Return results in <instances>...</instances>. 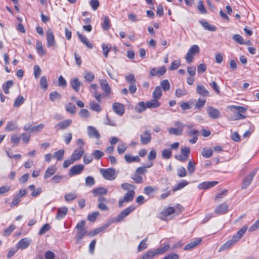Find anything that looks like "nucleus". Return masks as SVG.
<instances>
[{
  "label": "nucleus",
  "mask_w": 259,
  "mask_h": 259,
  "mask_svg": "<svg viewBox=\"0 0 259 259\" xmlns=\"http://www.w3.org/2000/svg\"><path fill=\"white\" fill-rule=\"evenodd\" d=\"M247 228L248 227L247 226H243L237 232L235 235L232 236V238L231 239L225 242L220 247L219 249V251L221 252L224 251L230 248L232 246L237 242L244 235L247 229Z\"/></svg>",
  "instance_id": "f257e3e1"
},
{
  "label": "nucleus",
  "mask_w": 259,
  "mask_h": 259,
  "mask_svg": "<svg viewBox=\"0 0 259 259\" xmlns=\"http://www.w3.org/2000/svg\"><path fill=\"white\" fill-rule=\"evenodd\" d=\"M85 222L81 221L78 222L76 226V235L75 236L76 243H80L81 240L87 234L88 232L84 229Z\"/></svg>",
  "instance_id": "f03ea898"
},
{
  "label": "nucleus",
  "mask_w": 259,
  "mask_h": 259,
  "mask_svg": "<svg viewBox=\"0 0 259 259\" xmlns=\"http://www.w3.org/2000/svg\"><path fill=\"white\" fill-rule=\"evenodd\" d=\"M100 172L103 178L107 180H113L117 177L115 169L113 168H101L100 170Z\"/></svg>",
  "instance_id": "7ed1b4c3"
},
{
  "label": "nucleus",
  "mask_w": 259,
  "mask_h": 259,
  "mask_svg": "<svg viewBox=\"0 0 259 259\" xmlns=\"http://www.w3.org/2000/svg\"><path fill=\"white\" fill-rule=\"evenodd\" d=\"M200 52V49L198 46L194 45L191 47L188 50L185 57L186 62L188 63H191L193 60L194 56L198 54Z\"/></svg>",
  "instance_id": "20e7f679"
},
{
  "label": "nucleus",
  "mask_w": 259,
  "mask_h": 259,
  "mask_svg": "<svg viewBox=\"0 0 259 259\" xmlns=\"http://www.w3.org/2000/svg\"><path fill=\"white\" fill-rule=\"evenodd\" d=\"M135 206L131 205L122 211L115 218L114 222L119 223L122 221L134 209Z\"/></svg>",
  "instance_id": "39448f33"
},
{
  "label": "nucleus",
  "mask_w": 259,
  "mask_h": 259,
  "mask_svg": "<svg viewBox=\"0 0 259 259\" xmlns=\"http://www.w3.org/2000/svg\"><path fill=\"white\" fill-rule=\"evenodd\" d=\"M135 206L131 205L122 211L115 218L114 222L119 223L122 221L134 209Z\"/></svg>",
  "instance_id": "423d86ee"
},
{
  "label": "nucleus",
  "mask_w": 259,
  "mask_h": 259,
  "mask_svg": "<svg viewBox=\"0 0 259 259\" xmlns=\"http://www.w3.org/2000/svg\"><path fill=\"white\" fill-rule=\"evenodd\" d=\"M135 195V192L134 190H130L128 191L124 195L122 199H120L118 202V205L119 207H121L123 206V204L124 202H129L133 200L134 196Z\"/></svg>",
  "instance_id": "0eeeda50"
},
{
  "label": "nucleus",
  "mask_w": 259,
  "mask_h": 259,
  "mask_svg": "<svg viewBox=\"0 0 259 259\" xmlns=\"http://www.w3.org/2000/svg\"><path fill=\"white\" fill-rule=\"evenodd\" d=\"M47 45L48 48H55L56 47V42L52 30L50 28L48 29L47 32Z\"/></svg>",
  "instance_id": "6e6552de"
},
{
  "label": "nucleus",
  "mask_w": 259,
  "mask_h": 259,
  "mask_svg": "<svg viewBox=\"0 0 259 259\" xmlns=\"http://www.w3.org/2000/svg\"><path fill=\"white\" fill-rule=\"evenodd\" d=\"M256 172L255 170H253L246 176L242 183L241 188L242 189H245L249 186L255 175Z\"/></svg>",
  "instance_id": "1a4fd4ad"
},
{
  "label": "nucleus",
  "mask_w": 259,
  "mask_h": 259,
  "mask_svg": "<svg viewBox=\"0 0 259 259\" xmlns=\"http://www.w3.org/2000/svg\"><path fill=\"white\" fill-rule=\"evenodd\" d=\"M207 113L209 116L212 119H216L221 117L220 110L211 106L207 107Z\"/></svg>",
  "instance_id": "9d476101"
},
{
  "label": "nucleus",
  "mask_w": 259,
  "mask_h": 259,
  "mask_svg": "<svg viewBox=\"0 0 259 259\" xmlns=\"http://www.w3.org/2000/svg\"><path fill=\"white\" fill-rule=\"evenodd\" d=\"M112 109L115 113L119 116H122L125 112L123 104L118 102H115L113 104Z\"/></svg>",
  "instance_id": "9b49d317"
},
{
  "label": "nucleus",
  "mask_w": 259,
  "mask_h": 259,
  "mask_svg": "<svg viewBox=\"0 0 259 259\" xmlns=\"http://www.w3.org/2000/svg\"><path fill=\"white\" fill-rule=\"evenodd\" d=\"M45 126L42 123H40L36 126H32L31 124H26L23 127L25 131H29L32 133H37L40 131Z\"/></svg>",
  "instance_id": "f8f14e48"
},
{
  "label": "nucleus",
  "mask_w": 259,
  "mask_h": 259,
  "mask_svg": "<svg viewBox=\"0 0 259 259\" xmlns=\"http://www.w3.org/2000/svg\"><path fill=\"white\" fill-rule=\"evenodd\" d=\"M88 135L90 138H94L99 139L100 138V134L97 129L93 126H88L87 127Z\"/></svg>",
  "instance_id": "ddd939ff"
},
{
  "label": "nucleus",
  "mask_w": 259,
  "mask_h": 259,
  "mask_svg": "<svg viewBox=\"0 0 259 259\" xmlns=\"http://www.w3.org/2000/svg\"><path fill=\"white\" fill-rule=\"evenodd\" d=\"M84 169V166L82 164H77L72 166L69 172V175L73 176L79 175L81 173Z\"/></svg>",
  "instance_id": "4468645a"
},
{
  "label": "nucleus",
  "mask_w": 259,
  "mask_h": 259,
  "mask_svg": "<svg viewBox=\"0 0 259 259\" xmlns=\"http://www.w3.org/2000/svg\"><path fill=\"white\" fill-rule=\"evenodd\" d=\"M218 184V182L217 181L204 182L199 184L197 186V188L200 190H206L214 187Z\"/></svg>",
  "instance_id": "2eb2a0df"
},
{
  "label": "nucleus",
  "mask_w": 259,
  "mask_h": 259,
  "mask_svg": "<svg viewBox=\"0 0 259 259\" xmlns=\"http://www.w3.org/2000/svg\"><path fill=\"white\" fill-rule=\"evenodd\" d=\"M229 206L226 203L219 205L214 209V213L217 214H225L228 212Z\"/></svg>",
  "instance_id": "dca6fc26"
},
{
  "label": "nucleus",
  "mask_w": 259,
  "mask_h": 259,
  "mask_svg": "<svg viewBox=\"0 0 259 259\" xmlns=\"http://www.w3.org/2000/svg\"><path fill=\"white\" fill-rule=\"evenodd\" d=\"M141 142L142 144L147 145L149 143L151 139L150 131L146 130L140 136Z\"/></svg>",
  "instance_id": "f3484780"
},
{
  "label": "nucleus",
  "mask_w": 259,
  "mask_h": 259,
  "mask_svg": "<svg viewBox=\"0 0 259 259\" xmlns=\"http://www.w3.org/2000/svg\"><path fill=\"white\" fill-rule=\"evenodd\" d=\"M72 123V120L66 119L58 123L55 126V128L57 131L63 130L68 127Z\"/></svg>",
  "instance_id": "a211bd4d"
},
{
  "label": "nucleus",
  "mask_w": 259,
  "mask_h": 259,
  "mask_svg": "<svg viewBox=\"0 0 259 259\" xmlns=\"http://www.w3.org/2000/svg\"><path fill=\"white\" fill-rule=\"evenodd\" d=\"M166 68L164 66L157 69L156 68H152L150 70V74L152 76L155 75L161 76L166 72Z\"/></svg>",
  "instance_id": "6ab92c4d"
},
{
  "label": "nucleus",
  "mask_w": 259,
  "mask_h": 259,
  "mask_svg": "<svg viewBox=\"0 0 259 259\" xmlns=\"http://www.w3.org/2000/svg\"><path fill=\"white\" fill-rule=\"evenodd\" d=\"M175 211L174 207H168L161 211L159 214L158 217L162 220H165L167 216L172 214L175 212Z\"/></svg>",
  "instance_id": "aec40b11"
},
{
  "label": "nucleus",
  "mask_w": 259,
  "mask_h": 259,
  "mask_svg": "<svg viewBox=\"0 0 259 259\" xmlns=\"http://www.w3.org/2000/svg\"><path fill=\"white\" fill-rule=\"evenodd\" d=\"M84 152L83 148L79 147L77 149H75L71 155V158L74 162L80 159Z\"/></svg>",
  "instance_id": "412c9836"
},
{
  "label": "nucleus",
  "mask_w": 259,
  "mask_h": 259,
  "mask_svg": "<svg viewBox=\"0 0 259 259\" xmlns=\"http://www.w3.org/2000/svg\"><path fill=\"white\" fill-rule=\"evenodd\" d=\"M181 155H179V161L184 162L188 159L190 153V149L189 147H182L181 149Z\"/></svg>",
  "instance_id": "4be33fe9"
},
{
  "label": "nucleus",
  "mask_w": 259,
  "mask_h": 259,
  "mask_svg": "<svg viewBox=\"0 0 259 259\" xmlns=\"http://www.w3.org/2000/svg\"><path fill=\"white\" fill-rule=\"evenodd\" d=\"M31 242V240L27 238L21 239L17 244V248L21 250L24 249L28 247Z\"/></svg>",
  "instance_id": "5701e85b"
},
{
  "label": "nucleus",
  "mask_w": 259,
  "mask_h": 259,
  "mask_svg": "<svg viewBox=\"0 0 259 259\" xmlns=\"http://www.w3.org/2000/svg\"><path fill=\"white\" fill-rule=\"evenodd\" d=\"M196 92L202 97L209 96V93L202 84H198L196 86Z\"/></svg>",
  "instance_id": "b1692460"
},
{
  "label": "nucleus",
  "mask_w": 259,
  "mask_h": 259,
  "mask_svg": "<svg viewBox=\"0 0 259 259\" xmlns=\"http://www.w3.org/2000/svg\"><path fill=\"white\" fill-rule=\"evenodd\" d=\"M100 85L102 90L105 92L106 95H108L111 93V88L109 83L105 79H101L100 80Z\"/></svg>",
  "instance_id": "393cba45"
},
{
  "label": "nucleus",
  "mask_w": 259,
  "mask_h": 259,
  "mask_svg": "<svg viewBox=\"0 0 259 259\" xmlns=\"http://www.w3.org/2000/svg\"><path fill=\"white\" fill-rule=\"evenodd\" d=\"M187 134L189 136L192 137L193 138L191 139H189V141L191 144H195L197 139L198 136L199 135V132L197 130L192 129L187 132Z\"/></svg>",
  "instance_id": "a878e982"
},
{
  "label": "nucleus",
  "mask_w": 259,
  "mask_h": 259,
  "mask_svg": "<svg viewBox=\"0 0 259 259\" xmlns=\"http://www.w3.org/2000/svg\"><path fill=\"white\" fill-rule=\"evenodd\" d=\"M202 240L200 238H197L195 239L193 241L190 242L187 245H186L184 248V250H190L194 248H195L198 244H199L201 242Z\"/></svg>",
  "instance_id": "bb28decb"
},
{
  "label": "nucleus",
  "mask_w": 259,
  "mask_h": 259,
  "mask_svg": "<svg viewBox=\"0 0 259 259\" xmlns=\"http://www.w3.org/2000/svg\"><path fill=\"white\" fill-rule=\"evenodd\" d=\"M70 85L72 89L76 92H78L81 85V82L78 78H73L70 80Z\"/></svg>",
  "instance_id": "cd10ccee"
},
{
  "label": "nucleus",
  "mask_w": 259,
  "mask_h": 259,
  "mask_svg": "<svg viewBox=\"0 0 259 259\" xmlns=\"http://www.w3.org/2000/svg\"><path fill=\"white\" fill-rule=\"evenodd\" d=\"M57 171V167L55 165H52L49 167L45 171L44 179H48L52 177Z\"/></svg>",
  "instance_id": "c85d7f7f"
},
{
  "label": "nucleus",
  "mask_w": 259,
  "mask_h": 259,
  "mask_svg": "<svg viewBox=\"0 0 259 259\" xmlns=\"http://www.w3.org/2000/svg\"><path fill=\"white\" fill-rule=\"evenodd\" d=\"M77 33L78 34L79 40L84 45H85L89 49L93 48V45L88 40L85 36L81 35L78 32H77Z\"/></svg>",
  "instance_id": "c756f323"
},
{
  "label": "nucleus",
  "mask_w": 259,
  "mask_h": 259,
  "mask_svg": "<svg viewBox=\"0 0 259 259\" xmlns=\"http://www.w3.org/2000/svg\"><path fill=\"white\" fill-rule=\"evenodd\" d=\"M68 208L66 207H62L58 209L57 213L56 216L57 220H60L63 218L66 214Z\"/></svg>",
  "instance_id": "7c9ffc66"
},
{
  "label": "nucleus",
  "mask_w": 259,
  "mask_h": 259,
  "mask_svg": "<svg viewBox=\"0 0 259 259\" xmlns=\"http://www.w3.org/2000/svg\"><path fill=\"white\" fill-rule=\"evenodd\" d=\"M111 223H108L105 224L104 226H101L97 229H95L94 230L90 232L89 233V235L91 236H95L100 233L103 232L106 228H107L110 225Z\"/></svg>",
  "instance_id": "2f4dec72"
},
{
  "label": "nucleus",
  "mask_w": 259,
  "mask_h": 259,
  "mask_svg": "<svg viewBox=\"0 0 259 259\" xmlns=\"http://www.w3.org/2000/svg\"><path fill=\"white\" fill-rule=\"evenodd\" d=\"M146 107L148 108H156L160 106V103L157 99L153 98L146 103Z\"/></svg>",
  "instance_id": "473e14b6"
},
{
  "label": "nucleus",
  "mask_w": 259,
  "mask_h": 259,
  "mask_svg": "<svg viewBox=\"0 0 259 259\" xmlns=\"http://www.w3.org/2000/svg\"><path fill=\"white\" fill-rule=\"evenodd\" d=\"M93 192L95 195L103 196L107 193V189L103 187H99L93 190Z\"/></svg>",
  "instance_id": "72a5a7b5"
},
{
  "label": "nucleus",
  "mask_w": 259,
  "mask_h": 259,
  "mask_svg": "<svg viewBox=\"0 0 259 259\" xmlns=\"http://www.w3.org/2000/svg\"><path fill=\"white\" fill-rule=\"evenodd\" d=\"M65 151L64 149H60L54 152L53 158L56 159L58 161H61L63 159Z\"/></svg>",
  "instance_id": "f704fd0d"
},
{
  "label": "nucleus",
  "mask_w": 259,
  "mask_h": 259,
  "mask_svg": "<svg viewBox=\"0 0 259 259\" xmlns=\"http://www.w3.org/2000/svg\"><path fill=\"white\" fill-rule=\"evenodd\" d=\"M169 248V245L167 244L162 247L158 248L153 250L155 255H160L165 252Z\"/></svg>",
  "instance_id": "c9c22d12"
},
{
  "label": "nucleus",
  "mask_w": 259,
  "mask_h": 259,
  "mask_svg": "<svg viewBox=\"0 0 259 259\" xmlns=\"http://www.w3.org/2000/svg\"><path fill=\"white\" fill-rule=\"evenodd\" d=\"M36 48L37 53L41 56H44L46 54L42 43L40 41H37L36 43Z\"/></svg>",
  "instance_id": "e433bc0d"
},
{
  "label": "nucleus",
  "mask_w": 259,
  "mask_h": 259,
  "mask_svg": "<svg viewBox=\"0 0 259 259\" xmlns=\"http://www.w3.org/2000/svg\"><path fill=\"white\" fill-rule=\"evenodd\" d=\"M14 82L13 80H8L3 85V89L6 94L9 93V89L11 88Z\"/></svg>",
  "instance_id": "4c0bfd02"
},
{
  "label": "nucleus",
  "mask_w": 259,
  "mask_h": 259,
  "mask_svg": "<svg viewBox=\"0 0 259 259\" xmlns=\"http://www.w3.org/2000/svg\"><path fill=\"white\" fill-rule=\"evenodd\" d=\"M152 96L153 98L156 99L157 100L161 98L162 96V91L160 87L157 86L155 88Z\"/></svg>",
  "instance_id": "58836bf2"
},
{
  "label": "nucleus",
  "mask_w": 259,
  "mask_h": 259,
  "mask_svg": "<svg viewBox=\"0 0 259 259\" xmlns=\"http://www.w3.org/2000/svg\"><path fill=\"white\" fill-rule=\"evenodd\" d=\"M90 106L91 109L95 111L99 112L101 111L100 105L97 103L95 101H91L90 102Z\"/></svg>",
  "instance_id": "ea45409f"
},
{
  "label": "nucleus",
  "mask_w": 259,
  "mask_h": 259,
  "mask_svg": "<svg viewBox=\"0 0 259 259\" xmlns=\"http://www.w3.org/2000/svg\"><path fill=\"white\" fill-rule=\"evenodd\" d=\"M83 76L85 80L88 82H92L95 78L94 73L89 71H85Z\"/></svg>",
  "instance_id": "a19ab883"
},
{
  "label": "nucleus",
  "mask_w": 259,
  "mask_h": 259,
  "mask_svg": "<svg viewBox=\"0 0 259 259\" xmlns=\"http://www.w3.org/2000/svg\"><path fill=\"white\" fill-rule=\"evenodd\" d=\"M49 97L52 101H55L56 100H60L62 98V96L57 92L54 91L50 94Z\"/></svg>",
  "instance_id": "79ce46f5"
},
{
  "label": "nucleus",
  "mask_w": 259,
  "mask_h": 259,
  "mask_svg": "<svg viewBox=\"0 0 259 259\" xmlns=\"http://www.w3.org/2000/svg\"><path fill=\"white\" fill-rule=\"evenodd\" d=\"M124 158L126 161L128 163H132L134 161L139 162L140 161V159L138 156H133L130 155L126 154L124 155Z\"/></svg>",
  "instance_id": "37998d69"
},
{
  "label": "nucleus",
  "mask_w": 259,
  "mask_h": 259,
  "mask_svg": "<svg viewBox=\"0 0 259 259\" xmlns=\"http://www.w3.org/2000/svg\"><path fill=\"white\" fill-rule=\"evenodd\" d=\"M246 118V116L241 113L235 112L234 115L229 118V120L231 121L243 119Z\"/></svg>",
  "instance_id": "c03bdc74"
},
{
  "label": "nucleus",
  "mask_w": 259,
  "mask_h": 259,
  "mask_svg": "<svg viewBox=\"0 0 259 259\" xmlns=\"http://www.w3.org/2000/svg\"><path fill=\"white\" fill-rule=\"evenodd\" d=\"M228 108L230 110H237V112L241 113H244L246 111L247 109L245 107H242V106H237L235 105H232L228 107Z\"/></svg>",
  "instance_id": "a18cd8bd"
},
{
  "label": "nucleus",
  "mask_w": 259,
  "mask_h": 259,
  "mask_svg": "<svg viewBox=\"0 0 259 259\" xmlns=\"http://www.w3.org/2000/svg\"><path fill=\"white\" fill-rule=\"evenodd\" d=\"M17 128L18 127L15 122L10 121L7 123L6 130L8 131H13L17 130Z\"/></svg>",
  "instance_id": "49530a36"
},
{
  "label": "nucleus",
  "mask_w": 259,
  "mask_h": 259,
  "mask_svg": "<svg viewBox=\"0 0 259 259\" xmlns=\"http://www.w3.org/2000/svg\"><path fill=\"white\" fill-rule=\"evenodd\" d=\"M201 24L206 30L211 31H214L216 30V27L215 26L210 25L206 21H202L201 22Z\"/></svg>",
  "instance_id": "de8ad7c7"
},
{
  "label": "nucleus",
  "mask_w": 259,
  "mask_h": 259,
  "mask_svg": "<svg viewBox=\"0 0 259 259\" xmlns=\"http://www.w3.org/2000/svg\"><path fill=\"white\" fill-rule=\"evenodd\" d=\"M146 108L147 107L146 104L144 102H140L136 107L135 109L138 112L141 113L146 110Z\"/></svg>",
  "instance_id": "09e8293b"
},
{
  "label": "nucleus",
  "mask_w": 259,
  "mask_h": 259,
  "mask_svg": "<svg viewBox=\"0 0 259 259\" xmlns=\"http://www.w3.org/2000/svg\"><path fill=\"white\" fill-rule=\"evenodd\" d=\"M24 101L25 100L23 97L21 95H19L14 102V106L15 107H19L21 105L24 103Z\"/></svg>",
  "instance_id": "8fccbe9b"
},
{
  "label": "nucleus",
  "mask_w": 259,
  "mask_h": 259,
  "mask_svg": "<svg viewBox=\"0 0 259 259\" xmlns=\"http://www.w3.org/2000/svg\"><path fill=\"white\" fill-rule=\"evenodd\" d=\"M104 22L102 24V28L104 30H108L110 28V21L108 16H104L103 18Z\"/></svg>",
  "instance_id": "3c124183"
},
{
  "label": "nucleus",
  "mask_w": 259,
  "mask_h": 259,
  "mask_svg": "<svg viewBox=\"0 0 259 259\" xmlns=\"http://www.w3.org/2000/svg\"><path fill=\"white\" fill-rule=\"evenodd\" d=\"M155 255L153 250H149L143 255L141 259H153Z\"/></svg>",
  "instance_id": "603ef678"
},
{
  "label": "nucleus",
  "mask_w": 259,
  "mask_h": 259,
  "mask_svg": "<svg viewBox=\"0 0 259 259\" xmlns=\"http://www.w3.org/2000/svg\"><path fill=\"white\" fill-rule=\"evenodd\" d=\"M66 110L71 113L74 114L76 111V107L75 106L71 103H68L65 106Z\"/></svg>",
  "instance_id": "864d4df0"
},
{
  "label": "nucleus",
  "mask_w": 259,
  "mask_h": 259,
  "mask_svg": "<svg viewBox=\"0 0 259 259\" xmlns=\"http://www.w3.org/2000/svg\"><path fill=\"white\" fill-rule=\"evenodd\" d=\"M147 238H145L142 240V241L140 243L138 247V251L140 252L144 249H145L147 247Z\"/></svg>",
  "instance_id": "5fc2aeb1"
},
{
  "label": "nucleus",
  "mask_w": 259,
  "mask_h": 259,
  "mask_svg": "<svg viewBox=\"0 0 259 259\" xmlns=\"http://www.w3.org/2000/svg\"><path fill=\"white\" fill-rule=\"evenodd\" d=\"M233 39L240 45L245 44V41L243 37L239 34H234L233 36Z\"/></svg>",
  "instance_id": "6e6d98bb"
},
{
  "label": "nucleus",
  "mask_w": 259,
  "mask_h": 259,
  "mask_svg": "<svg viewBox=\"0 0 259 259\" xmlns=\"http://www.w3.org/2000/svg\"><path fill=\"white\" fill-rule=\"evenodd\" d=\"M15 226L13 224H11L4 230L3 235L5 236H9L15 230Z\"/></svg>",
  "instance_id": "4d7b16f0"
},
{
  "label": "nucleus",
  "mask_w": 259,
  "mask_h": 259,
  "mask_svg": "<svg viewBox=\"0 0 259 259\" xmlns=\"http://www.w3.org/2000/svg\"><path fill=\"white\" fill-rule=\"evenodd\" d=\"M77 195L75 193H70L65 195L64 198L67 201H71L75 199Z\"/></svg>",
  "instance_id": "13d9d810"
},
{
  "label": "nucleus",
  "mask_w": 259,
  "mask_h": 259,
  "mask_svg": "<svg viewBox=\"0 0 259 259\" xmlns=\"http://www.w3.org/2000/svg\"><path fill=\"white\" fill-rule=\"evenodd\" d=\"M121 187L122 189L125 191H130V190H134L135 189V186L133 185L127 183H122L121 185Z\"/></svg>",
  "instance_id": "bf43d9fd"
},
{
  "label": "nucleus",
  "mask_w": 259,
  "mask_h": 259,
  "mask_svg": "<svg viewBox=\"0 0 259 259\" xmlns=\"http://www.w3.org/2000/svg\"><path fill=\"white\" fill-rule=\"evenodd\" d=\"M51 227L49 224H45L40 229L38 234L39 235H41L46 233L47 231H48L50 229Z\"/></svg>",
  "instance_id": "052dcab7"
},
{
  "label": "nucleus",
  "mask_w": 259,
  "mask_h": 259,
  "mask_svg": "<svg viewBox=\"0 0 259 259\" xmlns=\"http://www.w3.org/2000/svg\"><path fill=\"white\" fill-rule=\"evenodd\" d=\"M132 179L134 181V182L137 184L142 183L143 182V179L140 175L138 174L135 172L134 175L131 177Z\"/></svg>",
  "instance_id": "680f3d73"
},
{
  "label": "nucleus",
  "mask_w": 259,
  "mask_h": 259,
  "mask_svg": "<svg viewBox=\"0 0 259 259\" xmlns=\"http://www.w3.org/2000/svg\"><path fill=\"white\" fill-rule=\"evenodd\" d=\"M161 87L164 91H167L169 90L170 84L167 79L162 80L160 83Z\"/></svg>",
  "instance_id": "e2e57ef3"
},
{
  "label": "nucleus",
  "mask_w": 259,
  "mask_h": 259,
  "mask_svg": "<svg viewBox=\"0 0 259 259\" xmlns=\"http://www.w3.org/2000/svg\"><path fill=\"white\" fill-rule=\"evenodd\" d=\"M40 86L41 88L46 89L48 88V81L45 76L41 77L39 82Z\"/></svg>",
  "instance_id": "0e129e2a"
},
{
  "label": "nucleus",
  "mask_w": 259,
  "mask_h": 259,
  "mask_svg": "<svg viewBox=\"0 0 259 259\" xmlns=\"http://www.w3.org/2000/svg\"><path fill=\"white\" fill-rule=\"evenodd\" d=\"M125 80L129 83V84H134L136 82L135 75L133 74H130L125 76Z\"/></svg>",
  "instance_id": "69168bd1"
},
{
  "label": "nucleus",
  "mask_w": 259,
  "mask_h": 259,
  "mask_svg": "<svg viewBox=\"0 0 259 259\" xmlns=\"http://www.w3.org/2000/svg\"><path fill=\"white\" fill-rule=\"evenodd\" d=\"M95 184L94 178L91 176H88L85 178V185L89 187H92Z\"/></svg>",
  "instance_id": "338daca9"
},
{
  "label": "nucleus",
  "mask_w": 259,
  "mask_h": 259,
  "mask_svg": "<svg viewBox=\"0 0 259 259\" xmlns=\"http://www.w3.org/2000/svg\"><path fill=\"white\" fill-rule=\"evenodd\" d=\"M127 149V146L125 143H121L117 147L118 153L120 154L123 153Z\"/></svg>",
  "instance_id": "774afa93"
}]
</instances>
